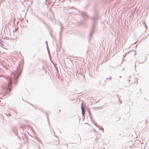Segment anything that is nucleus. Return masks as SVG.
<instances>
[{"label": "nucleus", "instance_id": "1", "mask_svg": "<svg viewBox=\"0 0 149 149\" xmlns=\"http://www.w3.org/2000/svg\"><path fill=\"white\" fill-rule=\"evenodd\" d=\"M81 109H82V113L83 115H84L85 113V110H84V109L83 107V104H82V106H81Z\"/></svg>", "mask_w": 149, "mask_h": 149}, {"label": "nucleus", "instance_id": "2", "mask_svg": "<svg viewBox=\"0 0 149 149\" xmlns=\"http://www.w3.org/2000/svg\"><path fill=\"white\" fill-rule=\"evenodd\" d=\"M136 84H137V83H138V82L137 81H136Z\"/></svg>", "mask_w": 149, "mask_h": 149}, {"label": "nucleus", "instance_id": "3", "mask_svg": "<svg viewBox=\"0 0 149 149\" xmlns=\"http://www.w3.org/2000/svg\"><path fill=\"white\" fill-rule=\"evenodd\" d=\"M57 140L59 142V139L58 138H57Z\"/></svg>", "mask_w": 149, "mask_h": 149}]
</instances>
